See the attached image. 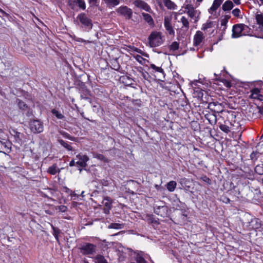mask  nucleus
Returning a JSON list of instances; mask_svg holds the SVG:
<instances>
[{"label":"nucleus","mask_w":263,"mask_h":263,"mask_svg":"<svg viewBox=\"0 0 263 263\" xmlns=\"http://www.w3.org/2000/svg\"><path fill=\"white\" fill-rule=\"evenodd\" d=\"M76 4L78 5L80 8L85 10L86 8L85 3L82 0H76Z\"/></svg>","instance_id":"41"},{"label":"nucleus","mask_w":263,"mask_h":263,"mask_svg":"<svg viewBox=\"0 0 263 263\" xmlns=\"http://www.w3.org/2000/svg\"><path fill=\"white\" fill-rule=\"evenodd\" d=\"M76 22L78 25H80L85 31L88 32L92 28V20L84 13H81L78 14Z\"/></svg>","instance_id":"1"},{"label":"nucleus","mask_w":263,"mask_h":263,"mask_svg":"<svg viewBox=\"0 0 263 263\" xmlns=\"http://www.w3.org/2000/svg\"><path fill=\"white\" fill-rule=\"evenodd\" d=\"M231 18V15L230 14H226L224 16L223 19L227 21L228 22V20Z\"/></svg>","instance_id":"56"},{"label":"nucleus","mask_w":263,"mask_h":263,"mask_svg":"<svg viewBox=\"0 0 263 263\" xmlns=\"http://www.w3.org/2000/svg\"><path fill=\"white\" fill-rule=\"evenodd\" d=\"M59 143L62 145L63 147H64L65 148H66L68 151H72V147L67 142H65L62 139H60L58 140Z\"/></svg>","instance_id":"34"},{"label":"nucleus","mask_w":263,"mask_h":263,"mask_svg":"<svg viewBox=\"0 0 263 263\" xmlns=\"http://www.w3.org/2000/svg\"><path fill=\"white\" fill-rule=\"evenodd\" d=\"M177 183L175 181H171L167 183L166 187L170 192H173L176 187Z\"/></svg>","instance_id":"29"},{"label":"nucleus","mask_w":263,"mask_h":263,"mask_svg":"<svg viewBox=\"0 0 263 263\" xmlns=\"http://www.w3.org/2000/svg\"><path fill=\"white\" fill-rule=\"evenodd\" d=\"M228 21L223 20V18L221 20V26H227V24L228 23Z\"/></svg>","instance_id":"54"},{"label":"nucleus","mask_w":263,"mask_h":263,"mask_svg":"<svg viewBox=\"0 0 263 263\" xmlns=\"http://www.w3.org/2000/svg\"><path fill=\"white\" fill-rule=\"evenodd\" d=\"M75 160H77L76 164L81 167H85L87 166V162L89 160L87 156L82 154L76 155Z\"/></svg>","instance_id":"7"},{"label":"nucleus","mask_w":263,"mask_h":263,"mask_svg":"<svg viewBox=\"0 0 263 263\" xmlns=\"http://www.w3.org/2000/svg\"><path fill=\"white\" fill-rule=\"evenodd\" d=\"M150 67L151 68L154 69L156 72L163 73V70L161 67H157L154 64H151Z\"/></svg>","instance_id":"43"},{"label":"nucleus","mask_w":263,"mask_h":263,"mask_svg":"<svg viewBox=\"0 0 263 263\" xmlns=\"http://www.w3.org/2000/svg\"><path fill=\"white\" fill-rule=\"evenodd\" d=\"M111 208H109L108 207H105L103 209V211L105 214H108L109 213V211Z\"/></svg>","instance_id":"53"},{"label":"nucleus","mask_w":263,"mask_h":263,"mask_svg":"<svg viewBox=\"0 0 263 263\" xmlns=\"http://www.w3.org/2000/svg\"><path fill=\"white\" fill-rule=\"evenodd\" d=\"M58 209L62 212H65L67 210V208L65 205H60L59 206Z\"/></svg>","instance_id":"47"},{"label":"nucleus","mask_w":263,"mask_h":263,"mask_svg":"<svg viewBox=\"0 0 263 263\" xmlns=\"http://www.w3.org/2000/svg\"><path fill=\"white\" fill-rule=\"evenodd\" d=\"M96 158H97L98 159H100L101 160H103V161H105V157L103 155H101V154H98L96 156Z\"/></svg>","instance_id":"51"},{"label":"nucleus","mask_w":263,"mask_h":263,"mask_svg":"<svg viewBox=\"0 0 263 263\" xmlns=\"http://www.w3.org/2000/svg\"><path fill=\"white\" fill-rule=\"evenodd\" d=\"M260 90L258 88H254L251 90L250 98L255 99L261 100L262 96L260 94Z\"/></svg>","instance_id":"17"},{"label":"nucleus","mask_w":263,"mask_h":263,"mask_svg":"<svg viewBox=\"0 0 263 263\" xmlns=\"http://www.w3.org/2000/svg\"><path fill=\"white\" fill-rule=\"evenodd\" d=\"M215 25V23L214 22L208 21L205 24L202 25L201 29L202 30H206L209 28H211Z\"/></svg>","instance_id":"27"},{"label":"nucleus","mask_w":263,"mask_h":263,"mask_svg":"<svg viewBox=\"0 0 263 263\" xmlns=\"http://www.w3.org/2000/svg\"><path fill=\"white\" fill-rule=\"evenodd\" d=\"M79 249L83 255H93L96 253L97 246L92 243L85 242L82 244Z\"/></svg>","instance_id":"4"},{"label":"nucleus","mask_w":263,"mask_h":263,"mask_svg":"<svg viewBox=\"0 0 263 263\" xmlns=\"http://www.w3.org/2000/svg\"><path fill=\"white\" fill-rule=\"evenodd\" d=\"M0 154H2L3 157H4L5 159L7 158V156L5 153L0 152Z\"/></svg>","instance_id":"59"},{"label":"nucleus","mask_w":263,"mask_h":263,"mask_svg":"<svg viewBox=\"0 0 263 263\" xmlns=\"http://www.w3.org/2000/svg\"><path fill=\"white\" fill-rule=\"evenodd\" d=\"M223 1L224 0H214L212 6L208 10L209 13L211 14H213Z\"/></svg>","instance_id":"12"},{"label":"nucleus","mask_w":263,"mask_h":263,"mask_svg":"<svg viewBox=\"0 0 263 263\" xmlns=\"http://www.w3.org/2000/svg\"><path fill=\"white\" fill-rule=\"evenodd\" d=\"M186 13L191 18H194L196 15L197 11L195 10L193 6L191 4H187L185 7Z\"/></svg>","instance_id":"15"},{"label":"nucleus","mask_w":263,"mask_h":263,"mask_svg":"<svg viewBox=\"0 0 263 263\" xmlns=\"http://www.w3.org/2000/svg\"><path fill=\"white\" fill-rule=\"evenodd\" d=\"M142 15L145 21L146 22L149 26H154V22L150 14L143 12L142 13Z\"/></svg>","instance_id":"23"},{"label":"nucleus","mask_w":263,"mask_h":263,"mask_svg":"<svg viewBox=\"0 0 263 263\" xmlns=\"http://www.w3.org/2000/svg\"><path fill=\"white\" fill-rule=\"evenodd\" d=\"M201 179L204 182H206L208 184H211V181L210 179L206 177V176H204L201 178Z\"/></svg>","instance_id":"45"},{"label":"nucleus","mask_w":263,"mask_h":263,"mask_svg":"<svg viewBox=\"0 0 263 263\" xmlns=\"http://www.w3.org/2000/svg\"><path fill=\"white\" fill-rule=\"evenodd\" d=\"M108 7H114L120 4V0H103Z\"/></svg>","instance_id":"24"},{"label":"nucleus","mask_w":263,"mask_h":263,"mask_svg":"<svg viewBox=\"0 0 263 263\" xmlns=\"http://www.w3.org/2000/svg\"><path fill=\"white\" fill-rule=\"evenodd\" d=\"M30 129L32 132L35 134L42 133L44 130L43 123L39 120H33L30 122Z\"/></svg>","instance_id":"5"},{"label":"nucleus","mask_w":263,"mask_h":263,"mask_svg":"<svg viewBox=\"0 0 263 263\" xmlns=\"http://www.w3.org/2000/svg\"><path fill=\"white\" fill-rule=\"evenodd\" d=\"M256 174L262 175H263V164L261 163L257 165L254 168Z\"/></svg>","instance_id":"35"},{"label":"nucleus","mask_w":263,"mask_h":263,"mask_svg":"<svg viewBox=\"0 0 263 263\" xmlns=\"http://www.w3.org/2000/svg\"><path fill=\"white\" fill-rule=\"evenodd\" d=\"M143 256L144 257V258L145 259H151V257H149V256L147 254H146V255H144V256L143 255Z\"/></svg>","instance_id":"61"},{"label":"nucleus","mask_w":263,"mask_h":263,"mask_svg":"<svg viewBox=\"0 0 263 263\" xmlns=\"http://www.w3.org/2000/svg\"><path fill=\"white\" fill-rule=\"evenodd\" d=\"M51 226L53 230L52 234L54 236L57 242L59 243L60 240L59 238V235L61 233V230L59 228L54 227L52 224H51Z\"/></svg>","instance_id":"26"},{"label":"nucleus","mask_w":263,"mask_h":263,"mask_svg":"<svg viewBox=\"0 0 263 263\" xmlns=\"http://www.w3.org/2000/svg\"><path fill=\"white\" fill-rule=\"evenodd\" d=\"M240 10L238 8H235L232 11V14L235 16V17H239L240 16Z\"/></svg>","instance_id":"44"},{"label":"nucleus","mask_w":263,"mask_h":263,"mask_svg":"<svg viewBox=\"0 0 263 263\" xmlns=\"http://www.w3.org/2000/svg\"><path fill=\"white\" fill-rule=\"evenodd\" d=\"M204 39L203 34L200 31H197L194 37V45L199 46Z\"/></svg>","instance_id":"13"},{"label":"nucleus","mask_w":263,"mask_h":263,"mask_svg":"<svg viewBox=\"0 0 263 263\" xmlns=\"http://www.w3.org/2000/svg\"><path fill=\"white\" fill-rule=\"evenodd\" d=\"M224 84L228 88H230L232 86L231 83L230 82H229V81H226V82H224Z\"/></svg>","instance_id":"55"},{"label":"nucleus","mask_w":263,"mask_h":263,"mask_svg":"<svg viewBox=\"0 0 263 263\" xmlns=\"http://www.w3.org/2000/svg\"><path fill=\"white\" fill-rule=\"evenodd\" d=\"M180 22L182 23L183 25V28L185 29V30H188L190 27V23L188 21V19L186 18L185 16H182L180 19Z\"/></svg>","instance_id":"31"},{"label":"nucleus","mask_w":263,"mask_h":263,"mask_svg":"<svg viewBox=\"0 0 263 263\" xmlns=\"http://www.w3.org/2000/svg\"><path fill=\"white\" fill-rule=\"evenodd\" d=\"M81 91V98L82 99L90 100L89 98L90 96V91L85 87H82Z\"/></svg>","instance_id":"22"},{"label":"nucleus","mask_w":263,"mask_h":263,"mask_svg":"<svg viewBox=\"0 0 263 263\" xmlns=\"http://www.w3.org/2000/svg\"><path fill=\"white\" fill-rule=\"evenodd\" d=\"M221 200L223 202H225L226 203H229L230 202V200L229 198L226 196H223L221 198Z\"/></svg>","instance_id":"49"},{"label":"nucleus","mask_w":263,"mask_h":263,"mask_svg":"<svg viewBox=\"0 0 263 263\" xmlns=\"http://www.w3.org/2000/svg\"><path fill=\"white\" fill-rule=\"evenodd\" d=\"M77 41L78 42H85V41L83 39H81V38H79L77 40Z\"/></svg>","instance_id":"64"},{"label":"nucleus","mask_w":263,"mask_h":263,"mask_svg":"<svg viewBox=\"0 0 263 263\" xmlns=\"http://www.w3.org/2000/svg\"><path fill=\"white\" fill-rule=\"evenodd\" d=\"M76 164V161L74 160H72L69 163L70 166H73Z\"/></svg>","instance_id":"58"},{"label":"nucleus","mask_w":263,"mask_h":263,"mask_svg":"<svg viewBox=\"0 0 263 263\" xmlns=\"http://www.w3.org/2000/svg\"><path fill=\"white\" fill-rule=\"evenodd\" d=\"M136 261L138 263H147V261L145 260V258L143 256L142 253H138L136 257Z\"/></svg>","instance_id":"37"},{"label":"nucleus","mask_w":263,"mask_h":263,"mask_svg":"<svg viewBox=\"0 0 263 263\" xmlns=\"http://www.w3.org/2000/svg\"><path fill=\"white\" fill-rule=\"evenodd\" d=\"M165 6L170 10H176L177 5L171 0H163Z\"/></svg>","instance_id":"21"},{"label":"nucleus","mask_w":263,"mask_h":263,"mask_svg":"<svg viewBox=\"0 0 263 263\" xmlns=\"http://www.w3.org/2000/svg\"><path fill=\"white\" fill-rule=\"evenodd\" d=\"M99 0H88V2L91 6H94L97 4Z\"/></svg>","instance_id":"52"},{"label":"nucleus","mask_w":263,"mask_h":263,"mask_svg":"<svg viewBox=\"0 0 263 263\" xmlns=\"http://www.w3.org/2000/svg\"><path fill=\"white\" fill-rule=\"evenodd\" d=\"M199 14H200V12L198 13V15L197 16L196 15H195V16H194L195 18V22L198 21V20L199 19Z\"/></svg>","instance_id":"60"},{"label":"nucleus","mask_w":263,"mask_h":263,"mask_svg":"<svg viewBox=\"0 0 263 263\" xmlns=\"http://www.w3.org/2000/svg\"><path fill=\"white\" fill-rule=\"evenodd\" d=\"M204 117L208 120L211 125L215 124L216 123L217 118L214 114L207 113L204 115Z\"/></svg>","instance_id":"19"},{"label":"nucleus","mask_w":263,"mask_h":263,"mask_svg":"<svg viewBox=\"0 0 263 263\" xmlns=\"http://www.w3.org/2000/svg\"><path fill=\"white\" fill-rule=\"evenodd\" d=\"M116 11L121 15L124 16L127 19H130L133 15L132 10L126 6H122L119 7Z\"/></svg>","instance_id":"6"},{"label":"nucleus","mask_w":263,"mask_h":263,"mask_svg":"<svg viewBox=\"0 0 263 263\" xmlns=\"http://www.w3.org/2000/svg\"><path fill=\"white\" fill-rule=\"evenodd\" d=\"M134 5L137 7L150 12L151 8L150 6L144 1L142 0H135L133 2Z\"/></svg>","instance_id":"11"},{"label":"nucleus","mask_w":263,"mask_h":263,"mask_svg":"<svg viewBox=\"0 0 263 263\" xmlns=\"http://www.w3.org/2000/svg\"><path fill=\"white\" fill-rule=\"evenodd\" d=\"M257 23L259 26L260 30L262 32V35L261 37L263 38V14H257L255 16Z\"/></svg>","instance_id":"20"},{"label":"nucleus","mask_w":263,"mask_h":263,"mask_svg":"<svg viewBox=\"0 0 263 263\" xmlns=\"http://www.w3.org/2000/svg\"><path fill=\"white\" fill-rule=\"evenodd\" d=\"M208 108L214 113H219L223 111L224 106L221 103L212 102L209 103Z\"/></svg>","instance_id":"9"},{"label":"nucleus","mask_w":263,"mask_h":263,"mask_svg":"<svg viewBox=\"0 0 263 263\" xmlns=\"http://www.w3.org/2000/svg\"><path fill=\"white\" fill-rule=\"evenodd\" d=\"M250 31V28L243 24L234 25L232 28V37L237 38L242 35H246Z\"/></svg>","instance_id":"2"},{"label":"nucleus","mask_w":263,"mask_h":263,"mask_svg":"<svg viewBox=\"0 0 263 263\" xmlns=\"http://www.w3.org/2000/svg\"><path fill=\"white\" fill-rule=\"evenodd\" d=\"M255 110L258 112L260 115H263V108L259 106H256Z\"/></svg>","instance_id":"46"},{"label":"nucleus","mask_w":263,"mask_h":263,"mask_svg":"<svg viewBox=\"0 0 263 263\" xmlns=\"http://www.w3.org/2000/svg\"><path fill=\"white\" fill-rule=\"evenodd\" d=\"M154 212L162 217L167 216V207L165 205L156 206L154 208Z\"/></svg>","instance_id":"10"},{"label":"nucleus","mask_w":263,"mask_h":263,"mask_svg":"<svg viewBox=\"0 0 263 263\" xmlns=\"http://www.w3.org/2000/svg\"><path fill=\"white\" fill-rule=\"evenodd\" d=\"M231 123L229 120L224 121L223 124H220L219 125V128L223 132L228 134L231 131Z\"/></svg>","instance_id":"16"},{"label":"nucleus","mask_w":263,"mask_h":263,"mask_svg":"<svg viewBox=\"0 0 263 263\" xmlns=\"http://www.w3.org/2000/svg\"><path fill=\"white\" fill-rule=\"evenodd\" d=\"M189 182V181H188V180H187V179H182V180H181V183H183V182L184 183H186V182Z\"/></svg>","instance_id":"62"},{"label":"nucleus","mask_w":263,"mask_h":263,"mask_svg":"<svg viewBox=\"0 0 263 263\" xmlns=\"http://www.w3.org/2000/svg\"><path fill=\"white\" fill-rule=\"evenodd\" d=\"M124 224L119 223H111L108 226V229H121L124 228Z\"/></svg>","instance_id":"30"},{"label":"nucleus","mask_w":263,"mask_h":263,"mask_svg":"<svg viewBox=\"0 0 263 263\" xmlns=\"http://www.w3.org/2000/svg\"><path fill=\"white\" fill-rule=\"evenodd\" d=\"M11 135L13 136L15 139V142L20 143L22 141V134L19 132L12 130L11 132Z\"/></svg>","instance_id":"25"},{"label":"nucleus","mask_w":263,"mask_h":263,"mask_svg":"<svg viewBox=\"0 0 263 263\" xmlns=\"http://www.w3.org/2000/svg\"><path fill=\"white\" fill-rule=\"evenodd\" d=\"M234 7V4L232 1H226L222 6V9L223 11H230Z\"/></svg>","instance_id":"18"},{"label":"nucleus","mask_w":263,"mask_h":263,"mask_svg":"<svg viewBox=\"0 0 263 263\" xmlns=\"http://www.w3.org/2000/svg\"><path fill=\"white\" fill-rule=\"evenodd\" d=\"M247 226L248 227L249 229L256 230L261 229L260 231L263 230V225L261 224V221L258 218H254L251 219Z\"/></svg>","instance_id":"8"},{"label":"nucleus","mask_w":263,"mask_h":263,"mask_svg":"<svg viewBox=\"0 0 263 263\" xmlns=\"http://www.w3.org/2000/svg\"><path fill=\"white\" fill-rule=\"evenodd\" d=\"M111 65H112V69H114V70H118L120 68V65L119 64L118 62V61L117 59L116 60H114L112 62H111Z\"/></svg>","instance_id":"40"},{"label":"nucleus","mask_w":263,"mask_h":263,"mask_svg":"<svg viewBox=\"0 0 263 263\" xmlns=\"http://www.w3.org/2000/svg\"><path fill=\"white\" fill-rule=\"evenodd\" d=\"M227 29V26H220V29L222 31V35L224 33V31Z\"/></svg>","instance_id":"57"},{"label":"nucleus","mask_w":263,"mask_h":263,"mask_svg":"<svg viewBox=\"0 0 263 263\" xmlns=\"http://www.w3.org/2000/svg\"><path fill=\"white\" fill-rule=\"evenodd\" d=\"M103 203L105 207H108L112 208V200L108 197L104 198L103 201Z\"/></svg>","instance_id":"32"},{"label":"nucleus","mask_w":263,"mask_h":263,"mask_svg":"<svg viewBox=\"0 0 263 263\" xmlns=\"http://www.w3.org/2000/svg\"><path fill=\"white\" fill-rule=\"evenodd\" d=\"M142 75L144 79L145 80H147L149 77L148 73L146 71H142Z\"/></svg>","instance_id":"50"},{"label":"nucleus","mask_w":263,"mask_h":263,"mask_svg":"<svg viewBox=\"0 0 263 263\" xmlns=\"http://www.w3.org/2000/svg\"><path fill=\"white\" fill-rule=\"evenodd\" d=\"M164 25L170 35H174L175 31L171 24V20L168 17L164 18Z\"/></svg>","instance_id":"14"},{"label":"nucleus","mask_w":263,"mask_h":263,"mask_svg":"<svg viewBox=\"0 0 263 263\" xmlns=\"http://www.w3.org/2000/svg\"><path fill=\"white\" fill-rule=\"evenodd\" d=\"M17 102L18 106L20 109L24 110L27 108V105L24 102L22 101L21 100L18 99L17 100Z\"/></svg>","instance_id":"42"},{"label":"nucleus","mask_w":263,"mask_h":263,"mask_svg":"<svg viewBox=\"0 0 263 263\" xmlns=\"http://www.w3.org/2000/svg\"><path fill=\"white\" fill-rule=\"evenodd\" d=\"M179 43L177 42H173L170 46V49L172 51H175L179 48Z\"/></svg>","instance_id":"39"},{"label":"nucleus","mask_w":263,"mask_h":263,"mask_svg":"<svg viewBox=\"0 0 263 263\" xmlns=\"http://www.w3.org/2000/svg\"><path fill=\"white\" fill-rule=\"evenodd\" d=\"M136 59H137V60L139 61V60L143 59V58L140 55H138L136 57Z\"/></svg>","instance_id":"63"},{"label":"nucleus","mask_w":263,"mask_h":263,"mask_svg":"<svg viewBox=\"0 0 263 263\" xmlns=\"http://www.w3.org/2000/svg\"><path fill=\"white\" fill-rule=\"evenodd\" d=\"M101 183L103 186H107L109 185V182L107 180L102 179L101 180Z\"/></svg>","instance_id":"48"},{"label":"nucleus","mask_w":263,"mask_h":263,"mask_svg":"<svg viewBox=\"0 0 263 263\" xmlns=\"http://www.w3.org/2000/svg\"><path fill=\"white\" fill-rule=\"evenodd\" d=\"M96 263H108L104 257L101 255H98L95 258Z\"/></svg>","instance_id":"33"},{"label":"nucleus","mask_w":263,"mask_h":263,"mask_svg":"<svg viewBox=\"0 0 263 263\" xmlns=\"http://www.w3.org/2000/svg\"><path fill=\"white\" fill-rule=\"evenodd\" d=\"M245 189V187H242L241 189L240 187L238 186H234L233 191L235 192V195L237 196H242V191L243 190Z\"/></svg>","instance_id":"36"},{"label":"nucleus","mask_w":263,"mask_h":263,"mask_svg":"<svg viewBox=\"0 0 263 263\" xmlns=\"http://www.w3.org/2000/svg\"><path fill=\"white\" fill-rule=\"evenodd\" d=\"M51 112L59 119H62L64 118V116L62 115V113L55 109H52Z\"/></svg>","instance_id":"38"},{"label":"nucleus","mask_w":263,"mask_h":263,"mask_svg":"<svg viewBox=\"0 0 263 263\" xmlns=\"http://www.w3.org/2000/svg\"><path fill=\"white\" fill-rule=\"evenodd\" d=\"M48 173L51 175H55L58 172H60V170L57 167L56 164H53L50 166L48 169Z\"/></svg>","instance_id":"28"},{"label":"nucleus","mask_w":263,"mask_h":263,"mask_svg":"<svg viewBox=\"0 0 263 263\" xmlns=\"http://www.w3.org/2000/svg\"><path fill=\"white\" fill-rule=\"evenodd\" d=\"M150 47H155L162 45L164 41L162 34L160 32H152L148 38Z\"/></svg>","instance_id":"3"}]
</instances>
